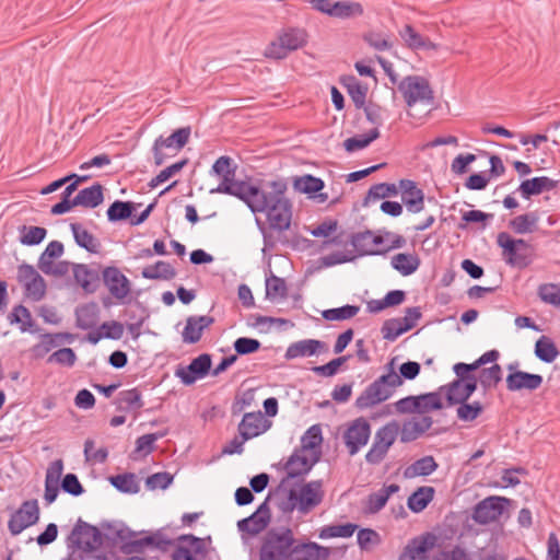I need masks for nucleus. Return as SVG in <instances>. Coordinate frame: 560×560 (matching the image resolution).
Here are the masks:
<instances>
[{
    "label": "nucleus",
    "mask_w": 560,
    "mask_h": 560,
    "mask_svg": "<svg viewBox=\"0 0 560 560\" xmlns=\"http://www.w3.org/2000/svg\"><path fill=\"white\" fill-rule=\"evenodd\" d=\"M191 128L189 126L182 127L173 131L168 137L160 136L155 139V142L163 148H174L177 151L182 150L189 141Z\"/></svg>",
    "instance_id": "41"
},
{
    "label": "nucleus",
    "mask_w": 560,
    "mask_h": 560,
    "mask_svg": "<svg viewBox=\"0 0 560 560\" xmlns=\"http://www.w3.org/2000/svg\"><path fill=\"white\" fill-rule=\"evenodd\" d=\"M433 424V420L430 416H423L418 421H408L402 424L400 430V442L408 443L417 440L425 431H428Z\"/></svg>",
    "instance_id": "32"
},
{
    "label": "nucleus",
    "mask_w": 560,
    "mask_h": 560,
    "mask_svg": "<svg viewBox=\"0 0 560 560\" xmlns=\"http://www.w3.org/2000/svg\"><path fill=\"white\" fill-rule=\"evenodd\" d=\"M270 425L271 423L264 418L261 411L246 412L238 424V432L244 440H250L266 432Z\"/></svg>",
    "instance_id": "20"
},
{
    "label": "nucleus",
    "mask_w": 560,
    "mask_h": 560,
    "mask_svg": "<svg viewBox=\"0 0 560 560\" xmlns=\"http://www.w3.org/2000/svg\"><path fill=\"white\" fill-rule=\"evenodd\" d=\"M235 354L238 355H247L257 352L261 343L258 339L249 338V337H240L233 343Z\"/></svg>",
    "instance_id": "63"
},
{
    "label": "nucleus",
    "mask_w": 560,
    "mask_h": 560,
    "mask_svg": "<svg viewBox=\"0 0 560 560\" xmlns=\"http://www.w3.org/2000/svg\"><path fill=\"white\" fill-rule=\"evenodd\" d=\"M72 271L75 282L84 292L94 293L100 288V269H92L85 264H72Z\"/></svg>",
    "instance_id": "22"
},
{
    "label": "nucleus",
    "mask_w": 560,
    "mask_h": 560,
    "mask_svg": "<svg viewBox=\"0 0 560 560\" xmlns=\"http://www.w3.org/2000/svg\"><path fill=\"white\" fill-rule=\"evenodd\" d=\"M110 485L119 492L136 494L140 491V485L133 472H124L109 477Z\"/></svg>",
    "instance_id": "42"
},
{
    "label": "nucleus",
    "mask_w": 560,
    "mask_h": 560,
    "mask_svg": "<svg viewBox=\"0 0 560 560\" xmlns=\"http://www.w3.org/2000/svg\"><path fill=\"white\" fill-rule=\"evenodd\" d=\"M104 201V188L100 183L81 189L74 197L77 206L94 209Z\"/></svg>",
    "instance_id": "31"
},
{
    "label": "nucleus",
    "mask_w": 560,
    "mask_h": 560,
    "mask_svg": "<svg viewBox=\"0 0 560 560\" xmlns=\"http://www.w3.org/2000/svg\"><path fill=\"white\" fill-rule=\"evenodd\" d=\"M176 269L167 261L159 260L154 265L142 269L141 275L149 280H172L176 277Z\"/></svg>",
    "instance_id": "40"
},
{
    "label": "nucleus",
    "mask_w": 560,
    "mask_h": 560,
    "mask_svg": "<svg viewBox=\"0 0 560 560\" xmlns=\"http://www.w3.org/2000/svg\"><path fill=\"white\" fill-rule=\"evenodd\" d=\"M205 539L192 534L177 537V545L172 553V560H197V556H206Z\"/></svg>",
    "instance_id": "15"
},
{
    "label": "nucleus",
    "mask_w": 560,
    "mask_h": 560,
    "mask_svg": "<svg viewBox=\"0 0 560 560\" xmlns=\"http://www.w3.org/2000/svg\"><path fill=\"white\" fill-rule=\"evenodd\" d=\"M323 442L320 424L311 425L301 438V446L296 451L302 453L319 448Z\"/></svg>",
    "instance_id": "52"
},
{
    "label": "nucleus",
    "mask_w": 560,
    "mask_h": 560,
    "mask_svg": "<svg viewBox=\"0 0 560 560\" xmlns=\"http://www.w3.org/2000/svg\"><path fill=\"white\" fill-rule=\"evenodd\" d=\"M478 377L471 375L466 380H454L446 385L440 386V390H445V398L448 406H455L459 401H467L476 392L478 386Z\"/></svg>",
    "instance_id": "13"
},
{
    "label": "nucleus",
    "mask_w": 560,
    "mask_h": 560,
    "mask_svg": "<svg viewBox=\"0 0 560 560\" xmlns=\"http://www.w3.org/2000/svg\"><path fill=\"white\" fill-rule=\"evenodd\" d=\"M39 520V508L37 500L24 501L14 511L8 522V528L12 536L21 534L27 527L36 524Z\"/></svg>",
    "instance_id": "10"
},
{
    "label": "nucleus",
    "mask_w": 560,
    "mask_h": 560,
    "mask_svg": "<svg viewBox=\"0 0 560 560\" xmlns=\"http://www.w3.org/2000/svg\"><path fill=\"white\" fill-rule=\"evenodd\" d=\"M398 91L402 94L406 105L413 106L420 102L432 105L434 102L433 90L428 79L421 75H407L398 83Z\"/></svg>",
    "instance_id": "7"
},
{
    "label": "nucleus",
    "mask_w": 560,
    "mask_h": 560,
    "mask_svg": "<svg viewBox=\"0 0 560 560\" xmlns=\"http://www.w3.org/2000/svg\"><path fill=\"white\" fill-rule=\"evenodd\" d=\"M364 8L360 2L351 0H338L336 1V8L334 18L340 20H349L362 16Z\"/></svg>",
    "instance_id": "47"
},
{
    "label": "nucleus",
    "mask_w": 560,
    "mask_h": 560,
    "mask_svg": "<svg viewBox=\"0 0 560 560\" xmlns=\"http://www.w3.org/2000/svg\"><path fill=\"white\" fill-rule=\"evenodd\" d=\"M307 44V33L303 28L288 27L282 30L276 40L271 42L265 49V57L280 60L288 57Z\"/></svg>",
    "instance_id": "6"
},
{
    "label": "nucleus",
    "mask_w": 560,
    "mask_h": 560,
    "mask_svg": "<svg viewBox=\"0 0 560 560\" xmlns=\"http://www.w3.org/2000/svg\"><path fill=\"white\" fill-rule=\"evenodd\" d=\"M114 404L119 412H138L144 406L142 393L137 387L119 392Z\"/></svg>",
    "instance_id": "27"
},
{
    "label": "nucleus",
    "mask_w": 560,
    "mask_h": 560,
    "mask_svg": "<svg viewBox=\"0 0 560 560\" xmlns=\"http://www.w3.org/2000/svg\"><path fill=\"white\" fill-rule=\"evenodd\" d=\"M497 244L502 248V257L506 265L525 269L534 258L533 246L523 238H513L508 232H500Z\"/></svg>",
    "instance_id": "5"
},
{
    "label": "nucleus",
    "mask_w": 560,
    "mask_h": 560,
    "mask_svg": "<svg viewBox=\"0 0 560 560\" xmlns=\"http://www.w3.org/2000/svg\"><path fill=\"white\" fill-rule=\"evenodd\" d=\"M296 540L289 527L268 529L261 540L259 560H291Z\"/></svg>",
    "instance_id": "4"
},
{
    "label": "nucleus",
    "mask_w": 560,
    "mask_h": 560,
    "mask_svg": "<svg viewBox=\"0 0 560 560\" xmlns=\"http://www.w3.org/2000/svg\"><path fill=\"white\" fill-rule=\"evenodd\" d=\"M319 455L320 452L318 451L314 453L312 458H308L302 452L294 450L283 464V469L287 471V476L281 480V485L288 480L299 479L306 476L319 460Z\"/></svg>",
    "instance_id": "12"
},
{
    "label": "nucleus",
    "mask_w": 560,
    "mask_h": 560,
    "mask_svg": "<svg viewBox=\"0 0 560 560\" xmlns=\"http://www.w3.org/2000/svg\"><path fill=\"white\" fill-rule=\"evenodd\" d=\"M359 311L360 306L346 304L340 307L324 310L322 317L328 322H341L354 317Z\"/></svg>",
    "instance_id": "53"
},
{
    "label": "nucleus",
    "mask_w": 560,
    "mask_h": 560,
    "mask_svg": "<svg viewBox=\"0 0 560 560\" xmlns=\"http://www.w3.org/2000/svg\"><path fill=\"white\" fill-rule=\"evenodd\" d=\"M438 545V536L431 532H427L419 537H415L406 547V551L410 553L411 560L416 555H424Z\"/></svg>",
    "instance_id": "37"
},
{
    "label": "nucleus",
    "mask_w": 560,
    "mask_h": 560,
    "mask_svg": "<svg viewBox=\"0 0 560 560\" xmlns=\"http://www.w3.org/2000/svg\"><path fill=\"white\" fill-rule=\"evenodd\" d=\"M371 435V425L363 418H357L345 433V443L350 455L357 454L361 447L365 446Z\"/></svg>",
    "instance_id": "17"
},
{
    "label": "nucleus",
    "mask_w": 560,
    "mask_h": 560,
    "mask_svg": "<svg viewBox=\"0 0 560 560\" xmlns=\"http://www.w3.org/2000/svg\"><path fill=\"white\" fill-rule=\"evenodd\" d=\"M97 311L94 304H85L75 310V325L82 330L92 329L96 325Z\"/></svg>",
    "instance_id": "48"
},
{
    "label": "nucleus",
    "mask_w": 560,
    "mask_h": 560,
    "mask_svg": "<svg viewBox=\"0 0 560 560\" xmlns=\"http://www.w3.org/2000/svg\"><path fill=\"white\" fill-rule=\"evenodd\" d=\"M101 280L117 300H122L130 293L129 279L115 266L105 267Z\"/></svg>",
    "instance_id": "18"
},
{
    "label": "nucleus",
    "mask_w": 560,
    "mask_h": 560,
    "mask_svg": "<svg viewBox=\"0 0 560 560\" xmlns=\"http://www.w3.org/2000/svg\"><path fill=\"white\" fill-rule=\"evenodd\" d=\"M237 165L233 159L222 155L215 160L211 173L221 177V183L210 194H225L242 200L253 213L266 215V223L256 218V224L262 234L264 250L275 248L277 241L285 245L288 238L281 234L291 226L293 215L292 201L287 197L288 183L284 178L260 180L254 185L246 180H236Z\"/></svg>",
    "instance_id": "1"
},
{
    "label": "nucleus",
    "mask_w": 560,
    "mask_h": 560,
    "mask_svg": "<svg viewBox=\"0 0 560 560\" xmlns=\"http://www.w3.org/2000/svg\"><path fill=\"white\" fill-rule=\"evenodd\" d=\"M328 350L326 342L317 339H303L289 345L284 358L293 360L296 358L312 357Z\"/></svg>",
    "instance_id": "21"
},
{
    "label": "nucleus",
    "mask_w": 560,
    "mask_h": 560,
    "mask_svg": "<svg viewBox=\"0 0 560 560\" xmlns=\"http://www.w3.org/2000/svg\"><path fill=\"white\" fill-rule=\"evenodd\" d=\"M188 163V159H183L167 167H165L164 170H162L155 177H153L150 183H149V187L150 188H154L156 187L158 185L166 182L168 178H171L173 175H175L176 173L180 172Z\"/></svg>",
    "instance_id": "60"
},
{
    "label": "nucleus",
    "mask_w": 560,
    "mask_h": 560,
    "mask_svg": "<svg viewBox=\"0 0 560 560\" xmlns=\"http://www.w3.org/2000/svg\"><path fill=\"white\" fill-rule=\"evenodd\" d=\"M351 358L350 354L335 358L323 365L313 366L311 370L318 376L332 377L335 376L340 368Z\"/></svg>",
    "instance_id": "57"
},
{
    "label": "nucleus",
    "mask_w": 560,
    "mask_h": 560,
    "mask_svg": "<svg viewBox=\"0 0 560 560\" xmlns=\"http://www.w3.org/2000/svg\"><path fill=\"white\" fill-rule=\"evenodd\" d=\"M19 231L20 243L25 246L39 245L47 235V230L42 226L22 225Z\"/></svg>",
    "instance_id": "51"
},
{
    "label": "nucleus",
    "mask_w": 560,
    "mask_h": 560,
    "mask_svg": "<svg viewBox=\"0 0 560 560\" xmlns=\"http://www.w3.org/2000/svg\"><path fill=\"white\" fill-rule=\"evenodd\" d=\"M60 488L63 492L72 497H79L85 492V489L80 482L78 476L73 472H68L62 477Z\"/></svg>",
    "instance_id": "62"
},
{
    "label": "nucleus",
    "mask_w": 560,
    "mask_h": 560,
    "mask_svg": "<svg viewBox=\"0 0 560 560\" xmlns=\"http://www.w3.org/2000/svg\"><path fill=\"white\" fill-rule=\"evenodd\" d=\"M36 276L24 285L25 294L34 302L43 300L47 289L45 279L39 273Z\"/></svg>",
    "instance_id": "58"
},
{
    "label": "nucleus",
    "mask_w": 560,
    "mask_h": 560,
    "mask_svg": "<svg viewBox=\"0 0 560 560\" xmlns=\"http://www.w3.org/2000/svg\"><path fill=\"white\" fill-rule=\"evenodd\" d=\"M434 488L430 486H422L417 488L407 500L408 509L413 513L422 512L434 498Z\"/></svg>",
    "instance_id": "34"
},
{
    "label": "nucleus",
    "mask_w": 560,
    "mask_h": 560,
    "mask_svg": "<svg viewBox=\"0 0 560 560\" xmlns=\"http://www.w3.org/2000/svg\"><path fill=\"white\" fill-rule=\"evenodd\" d=\"M517 365V362L508 365L510 373L508 374L505 382L506 388L510 392H520L523 389L533 392L541 386L544 382L541 375L516 370Z\"/></svg>",
    "instance_id": "14"
},
{
    "label": "nucleus",
    "mask_w": 560,
    "mask_h": 560,
    "mask_svg": "<svg viewBox=\"0 0 560 560\" xmlns=\"http://www.w3.org/2000/svg\"><path fill=\"white\" fill-rule=\"evenodd\" d=\"M75 361L77 354L71 348H61L52 352L47 359V363H56L68 368L73 366Z\"/></svg>",
    "instance_id": "64"
},
{
    "label": "nucleus",
    "mask_w": 560,
    "mask_h": 560,
    "mask_svg": "<svg viewBox=\"0 0 560 560\" xmlns=\"http://www.w3.org/2000/svg\"><path fill=\"white\" fill-rule=\"evenodd\" d=\"M392 267L401 276L412 275L420 266V258L416 254L399 253L392 257Z\"/></svg>",
    "instance_id": "39"
},
{
    "label": "nucleus",
    "mask_w": 560,
    "mask_h": 560,
    "mask_svg": "<svg viewBox=\"0 0 560 560\" xmlns=\"http://www.w3.org/2000/svg\"><path fill=\"white\" fill-rule=\"evenodd\" d=\"M212 360L209 353H201L186 366H178L175 376L186 385H192L197 380L206 377L211 371Z\"/></svg>",
    "instance_id": "11"
},
{
    "label": "nucleus",
    "mask_w": 560,
    "mask_h": 560,
    "mask_svg": "<svg viewBox=\"0 0 560 560\" xmlns=\"http://www.w3.org/2000/svg\"><path fill=\"white\" fill-rule=\"evenodd\" d=\"M535 355L545 363L553 362L559 355V350L553 340L547 336H541L535 343Z\"/></svg>",
    "instance_id": "45"
},
{
    "label": "nucleus",
    "mask_w": 560,
    "mask_h": 560,
    "mask_svg": "<svg viewBox=\"0 0 560 560\" xmlns=\"http://www.w3.org/2000/svg\"><path fill=\"white\" fill-rule=\"evenodd\" d=\"M444 390L430 392L418 395V404L420 405L419 413H425L433 410H441L443 408L442 393Z\"/></svg>",
    "instance_id": "55"
},
{
    "label": "nucleus",
    "mask_w": 560,
    "mask_h": 560,
    "mask_svg": "<svg viewBox=\"0 0 560 560\" xmlns=\"http://www.w3.org/2000/svg\"><path fill=\"white\" fill-rule=\"evenodd\" d=\"M8 320L11 325H19L21 332L30 331L31 334H36L39 331V328L32 318L30 310L23 304L15 305L12 308L11 313L8 315Z\"/></svg>",
    "instance_id": "28"
},
{
    "label": "nucleus",
    "mask_w": 560,
    "mask_h": 560,
    "mask_svg": "<svg viewBox=\"0 0 560 560\" xmlns=\"http://www.w3.org/2000/svg\"><path fill=\"white\" fill-rule=\"evenodd\" d=\"M103 544V534L94 525L79 518L66 538L67 549L79 550L80 560H107L104 553H93Z\"/></svg>",
    "instance_id": "3"
},
{
    "label": "nucleus",
    "mask_w": 560,
    "mask_h": 560,
    "mask_svg": "<svg viewBox=\"0 0 560 560\" xmlns=\"http://www.w3.org/2000/svg\"><path fill=\"white\" fill-rule=\"evenodd\" d=\"M325 187V182L312 174H305L300 177H295L293 180V188L305 194L308 197H316L320 202H325L328 199L327 194L320 192Z\"/></svg>",
    "instance_id": "25"
},
{
    "label": "nucleus",
    "mask_w": 560,
    "mask_h": 560,
    "mask_svg": "<svg viewBox=\"0 0 560 560\" xmlns=\"http://www.w3.org/2000/svg\"><path fill=\"white\" fill-rule=\"evenodd\" d=\"M538 220V213L532 211L514 217L510 220L509 226L516 234L532 233L535 231Z\"/></svg>",
    "instance_id": "43"
},
{
    "label": "nucleus",
    "mask_w": 560,
    "mask_h": 560,
    "mask_svg": "<svg viewBox=\"0 0 560 560\" xmlns=\"http://www.w3.org/2000/svg\"><path fill=\"white\" fill-rule=\"evenodd\" d=\"M457 405V417L462 421H474L483 411V406L479 401L468 404L467 401H459Z\"/></svg>",
    "instance_id": "59"
},
{
    "label": "nucleus",
    "mask_w": 560,
    "mask_h": 560,
    "mask_svg": "<svg viewBox=\"0 0 560 560\" xmlns=\"http://www.w3.org/2000/svg\"><path fill=\"white\" fill-rule=\"evenodd\" d=\"M381 136L377 128L369 130L366 133L354 136L343 141V148L347 152L351 153L369 147L374 140Z\"/></svg>",
    "instance_id": "49"
},
{
    "label": "nucleus",
    "mask_w": 560,
    "mask_h": 560,
    "mask_svg": "<svg viewBox=\"0 0 560 560\" xmlns=\"http://www.w3.org/2000/svg\"><path fill=\"white\" fill-rule=\"evenodd\" d=\"M538 295L542 302L560 307V287L555 283L540 284Z\"/></svg>",
    "instance_id": "61"
},
{
    "label": "nucleus",
    "mask_w": 560,
    "mask_h": 560,
    "mask_svg": "<svg viewBox=\"0 0 560 560\" xmlns=\"http://www.w3.org/2000/svg\"><path fill=\"white\" fill-rule=\"evenodd\" d=\"M559 182L547 176H538L529 179H524L516 191L520 192L522 198L528 200L533 196L540 195L544 191H551L558 187Z\"/></svg>",
    "instance_id": "24"
},
{
    "label": "nucleus",
    "mask_w": 560,
    "mask_h": 560,
    "mask_svg": "<svg viewBox=\"0 0 560 560\" xmlns=\"http://www.w3.org/2000/svg\"><path fill=\"white\" fill-rule=\"evenodd\" d=\"M398 194V187L394 183H378L370 187L362 201L363 207H368L371 200L394 197Z\"/></svg>",
    "instance_id": "46"
},
{
    "label": "nucleus",
    "mask_w": 560,
    "mask_h": 560,
    "mask_svg": "<svg viewBox=\"0 0 560 560\" xmlns=\"http://www.w3.org/2000/svg\"><path fill=\"white\" fill-rule=\"evenodd\" d=\"M438 467L439 465L433 456H424L408 466L405 470V476L407 478L425 477L433 474Z\"/></svg>",
    "instance_id": "44"
},
{
    "label": "nucleus",
    "mask_w": 560,
    "mask_h": 560,
    "mask_svg": "<svg viewBox=\"0 0 560 560\" xmlns=\"http://www.w3.org/2000/svg\"><path fill=\"white\" fill-rule=\"evenodd\" d=\"M400 490L399 485H384L378 491L372 492L368 497L365 511L370 514L380 512L387 503L389 497Z\"/></svg>",
    "instance_id": "29"
},
{
    "label": "nucleus",
    "mask_w": 560,
    "mask_h": 560,
    "mask_svg": "<svg viewBox=\"0 0 560 560\" xmlns=\"http://www.w3.org/2000/svg\"><path fill=\"white\" fill-rule=\"evenodd\" d=\"M269 498L270 495L259 504L253 514L237 522V528L240 532L255 536L268 527L271 520V512L268 505Z\"/></svg>",
    "instance_id": "16"
},
{
    "label": "nucleus",
    "mask_w": 560,
    "mask_h": 560,
    "mask_svg": "<svg viewBox=\"0 0 560 560\" xmlns=\"http://www.w3.org/2000/svg\"><path fill=\"white\" fill-rule=\"evenodd\" d=\"M340 83L346 88L353 105L357 109H361L365 105L368 85L362 84L354 75H343Z\"/></svg>",
    "instance_id": "30"
},
{
    "label": "nucleus",
    "mask_w": 560,
    "mask_h": 560,
    "mask_svg": "<svg viewBox=\"0 0 560 560\" xmlns=\"http://www.w3.org/2000/svg\"><path fill=\"white\" fill-rule=\"evenodd\" d=\"M358 525L353 523L346 524H337V525H327L319 529L318 537L320 539H330V538H349L357 530Z\"/></svg>",
    "instance_id": "50"
},
{
    "label": "nucleus",
    "mask_w": 560,
    "mask_h": 560,
    "mask_svg": "<svg viewBox=\"0 0 560 560\" xmlns=\"http://www.w3.org/2000/svg\"><path fill=\"white\" fill-rule=\"evenodd\" d=\"M400 37L404 39L406 45L411 49H434L435 44H433L429 38L423 37L421 34H419L413 26L410 24H406L400 31H399Z\"/></svg>",
    "instance_id": "36"
},
{
    "label": "nucleus",
    "mask_w": 560,
    "mask_h": 560,
    "mask_svg": "<svg viewBox=\"0 0 560 560\" xmlns=\"http://www.w3.org/2000/svg\"><path fill=\"white\" fill-rule=\"evenodd\" d=\"M299 498V511L308 512L311 509L322 503L324 493L322 491V481L315 480L304 485L301 490Z\"/></svg>",
    "instance_id": "26"
},
{
    "label": "nucleus",
    "mask_w": 560,
    "mask_h": 560,
    "mask_svg": "<svg viewBox=\"0 0 560 560\" xmlns=\"http://www.w3.org/2000/svg\"><path fill=\"white\" fill-rule=\"evenodd\" d=\"M399 432V425L392 421L381 427L374 435L371 448L365 455V460L371 465H378L386 456L389 447L395 443Z\"/></svg>",
    "instance_id": "8"
},
{
    "label": "nucleus",
    "mask_w": 560,
    "mask_h": 560,
    "mask_svg": "<svg viewBox=\"0 0 560 560\" xmlns=\"http://www.w3.org/2000/svg\"><path fill=\"white\" fill-rule=\"evenodd\" d=\"M478 381L485 392L495 387L502 381V368L494 363L490 368H483L479 372Z\"/></svg>",
    "instance_id": "54"
},
{
    "label": "nucleus",
    "mask_w": 560,
    "mask_h": 560,
    "mask_svg": "<svg viewBox=\"0 0 560 560\" xmlns=\"http://www.w3.org/2000/svg\"><path fill=\"white\" fill-rule=\"evenodd\" d=\"M398 188L401 190V201L409 212L419 213L423 210L424 192L418 188L415 180L402 178L399 180Z\"/></svg>",
    "instance_id": "19"
},
{
    "label": "nucleus",
    "mask_w": 560,
    "mask_h": 560,
    "mask_svg": "<svg viewBox=\"0 0 560 560\" xmlns=\"http://www.w3.org/2000/svg\"><path fill=\"white\" fill-rule=\"evenodd\" d=\"M350 244L354 247L358 256H375V255H385L386 250H381L374 247H371V231L366 230L364 232L353 233L350 236Z\"/></svg>",
    "instance_id": "35"
},
{
    "label": "nucleus",
    "mask_w": 560,
    "mask_h": 560,
    "mask_svg": "<svg viewBox=\"0 0 560 560\" xmlns=\"http://www.w3.org/2000/svg\"><path fill=\"white\" fill-rule=\"evenodd\" d=\"M213 323L214 318L208 315L189 316L182 332L183 341L189 345L197 343L201 339L203 330Z\"/></svg>",
    "instance_id": "23"
},
{
    "label": "nucleus",
    "mask_w": 560,
    "mask_h": 560,
    "mask_svg": "<svg viewBox=\"0 0 560 560\" xmlns=\"http://www.w3.org/2000/svg\"><path fill=\"white\" fill-rule=\"evenodd\" d=\"M266 296L271 300L276 298L285 299L288 296V288L284 279L273 273L266 277Z\"/></svg>",
    "instance_id": "56"
},
{
    "label": "nucleus",
    "mask_w": 560,
    "mask_h": 560,
    "mask_svg": "<svg viewBox=\"0 0 560 560\" xmlns=\"http://www.w3.org/2000/svg\"><path fill=\"white\" fill-rule=\"evenodd\" d=\"M510 503L504 497H488L475 505L471 517L477 524L487 525L498 521Z\"/></svg>",
    "instance_id": "9"
},
{
    "label": "nucleus",
    "mask_w": 560,
    "mask_h": 560,
    "mask_svg": "<svg viewBox=\"0 0 560 560\" xmlns=\"http://www.w3.org/2000/svg\"><path fill=\"white\" fill-rule=\"evenodd\" d=\"M70 230L72 232L77 245L91 254H97L102 244L101 242L88 230L83 229L80 223H71Z\"/></svg>",
    "instance_id": "33"
},
{
    "label": "nucleus",
    "mask_w": 560,
    "mask_h": 560,
    "mask_svg": "<svg viewBox=\"0 0 560 560\" xmlns=\"http://www.w3.org/2000/svg\"><path fill=\"white\" fill-rule=\"evenodd\" d=\"M386 373L378 376L357 397L354 406L365 410L389 399L396 389L402 385L401 376L395 372V358L386 365Z\"/></svg>",
    "instance_id": "2"
},
{
    "label": "nucleus",
    "mask_w": 560,
    "mask_h": 560,
    "mask_svg": "<svg viewBox=\"0 0 560 560\" xmlns=\"http://www.w3.org/2000/svg\"><path fill=\"white\" fill-rule=\"evenodd\" d=\"M136 211V203L132 201L115 200L106 211L107 220L112 223L130 220Z\"/></svg>",
    "instance_id": "38"
}]
</instances>
